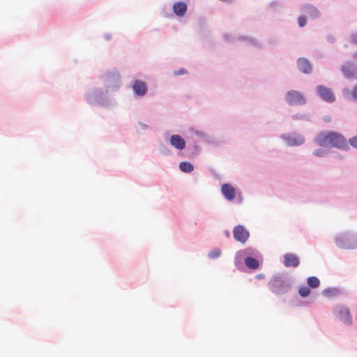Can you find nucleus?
<instances>
[{
	"instance_id": "obj_25",
	"label": "nucleus",
	"mask_w": 357,
	"mask_h": 357,
	"mask_svg": "<svg viewBox=\"0 0 357 357\" xmlns=\"http://www.w3.org/2000/svg\"><path fill=\"white\" fill-rule=\"evenodd\" d=\"M307 287L310 289H316L320 285V280L317 276H310L306 280Z\"/></svg>"
},
{
	"instance_id": "obj_45",
	"label": "nucleus",
	"mask_w": 357,
	"mask_h": 357,
	"mask_svg": "<svg viewBox=\"0 0 357 357\" xmlns=\"http://www.w3.org/2000/svg\"><path fill=\"white\" fill-rule=\"evenodd\" d=\"M225 38H226L227 40H229V36L227 34H224Z\"/></svg>"
},
{
	"instance_id": "obj_9",
	"label": "nucleus",
	"mask_w": 357,
	"mask_h": 357,
	"mask_svg": "<svg viewBox=\"0 0 357 357\" xmlns=\"http://www.w3.org/2000/svg\"><path fill=\"white\" fill-rule=\"evenodd\" d=\"M280 138L290 147L299 146L305 142L304 136L296 132L283 133L280 135Z\"/></svg>"
},
{
	"instance_id": "obj_7",
	"label": "nucleus",
	"mask_w": 357,
	"mask_h": 357,
	"mask_svg": "<svg viewBox=\"0 0 357 357\" xmlns=\"http://www.w3.org/2000/svg\"><path fill=\"white\" fill-rule=\"evenodd\" d=\"M284 100L289 106L304 105L306 104V98L304 95L297 90H289L284 96Z\"/></svg>"
},
{
	"instance_id": "obj_31",
	"label": "nucleus",
	"mask_w": 357,
	"mask_h": 357,
	"mask_svg": "<svg viewBox=\"0 0 357 357\" xmlns=\"http://www.w3.org/2000/svg\"><path fill=\"white\" fill-rule=\"evenodd\" d=\"M222 251L220 248H216L213 250H211L208 253V257L210 259H215L221 256Z\"/></svg>"
},
{
	"instance_id": "obj_38",
	"label": "nucleus",
	"mask_w": 357,
	"mask_h": 357,
	"mask_svg": "<svg viewBox=\"0 0 357 357\" xmlns=\"http://www.w3.org/2000/svg\"><path fill=\"white\" fill-rule=\"evenodd\" d=\"M326 40L329 43H334L336 41V38L333 34H328L326 36Z\"/></svg>"
},
{
	"instance_id": "obj_16",
	"label": "nucleus",
	"mask_w": 357,
	"mask_h": 357,
	"mask_svg": "<svg viewBox=\"0 0 357 357\" xmlns=\"http://www.w3.org/2000/svg\"><path fill=\"white\" fill-rule=\"evenodd\" d=\"M221 192L229 202L233 201L236 195V188L230 183H225L221 186Z\"/></svg>"
},
{
	"instance_id": "obj_28",
	"label": "nucleus",
	"mask_w": 357,
	"mask_h": 357,
	"mask_svg": "<svg viewBox=\"0 0 357 357\" xmlns=\"http://www.w3.org/2000/svg\"><path fill=\"white\" fill-rule=\"evenodd\" d=\"M291 119L294 120H299L310 122L312 121L311 115L307 113H297L291 116Z\"/></svg>"
},
{
	"instance_id": "obj_39",
	"label": "nucleus",
	"mask_w": 357,
	"mask_h": 357,
	"mask_svg": "<svg viewBox=\"0 0 357 357\" xmlns=\"http://www.w3.org/2000/svg\"><path fill=\"white\" fill-rule=\"evenodd\" d=\"M323 121L326 123H330L332 121L331 116L329 115H325L323 116Z\"/></svg>"
},
{
	"instance_id": "obj_24",
	"label": "nucleus",
	"mask_w": 357,
	"mask_h": 357,
	"mask_svg": "<svg viewBox=\"0 0 357 357\" xmlns=\"http://www.w3.org/2000/svg\"><path fill=\"white\" fill-rule=\"evenodd\" d=\"M342 94L347 98H349L348 96L350 95L353 100L357 101V84L354 86L351 91L348 88H344L342 89Z\"/></svg>"
},
{
	"instance_id": "obj_26",
	"label": "nucleus",
	"mask_w": 357,
	"mask_h": 357,
	"mask_svg": "<svg viewBox=\"0 0 357 357\" xmlns=\"http://www.w3.org/2000/svg\"><path fill=\"white\" fill-rule=\"evenodd\" d=\"M194 133L199 137L202 138V139H204L205 142L209 143V144H213L214 142V140L213 139V137L204 132V131H201V130H195L194 131Z\"/></svg>"
},
{
	"instance_id": "obj_3",
	"label": "nucleus",
	"mask_w": 357,
	"mask_h": 357,
	"mask_svg": "<svg viewBox=\"0 0 357 357\" xmlns=\"http://www.w3.org/2000/svg\"><path fill=\"white\" fill-rule=\"evenodd\" d=\"M293 284V277L282 273L273 275L268 283L271 291L277 296L288 293Z\"/></svg>"
},
{
	"instance_id": "obj_40",
	"label": "nucleus",
	"mask_w": 357,
	"mask_h": 357,
	"mask_svg": "<svg viewBox=\"0 0 357 357\" xmlns=\"http://www.w3.org/2000/svg\"><path fill=\"white\" fill-rule=\"evenodd\" d=\"M103 37L106 40H110L112 39V35L109 33H105Z\"/></svg>"
},
{
	"instance_id": "obj_15",
	"label": "nucleus",
	"mask_w": 357,
	"mask_h": 357,
	"mask_svg": "<svg viewBox=\"0 0 357 357\" xmlns=\"http://www.w3.org/2000/svg\"><path fill=\"white\" fill-rule=\"evenodd\" d=\"M169 142L171 146L178 151H183L186 148V142L185 139L178 134L172 135L169 137Z\"/></svg>"
},
{
	"instance_id": "obj_35",
	"label": "nucleus",
	"mask_w": 357,
	"mask_h": 357,
	"mask_svg": "<svg viewBox=\"0 0 357 357\" xmlns=\"http://www.w3.org/2000/svg\"><path fill=\"white\" fill-rule=\"evenodd\" d=\"M185 74H188V70L183 68H181L178 70H176L174 71V75L176 76H180Z\"/></svg>"
},
{
	"instance_id": "obj_47",
	"label": "nucleus",
	"mask_w": 357,
	"mask_h": 357,
	"mask_svg": "<svg viewBox=\"0 0 357 357\" xmlns=\"http://www.w3.org/2000/svg\"><path fill=\"white\" fill-rule=\"evenodd\" d=\"M274 3H275V1H271V2L270 3V6H272V5H273V4H274Z\"/></svg>"
},
{
	"instance_id": "obj_49",
	"label": "nucleus",
	"mask_w": 357,
	"mask_h": 357,
	"mask_svg": "<svg viewBox=\"0 0 357 357\" xmlns=\"http://www.w3.org/2000/svg\"><path fill=\"white\" fill-rule=\"evenodd\" d=\"M164 15H165L166 17H167L169 16V15H167V14H166V13H165V14H164Z\"/></svg>"
},
{
	"instance_id": "obj_19",
	"label": "nucleus",
	"mask_w": 357,
	"mask_h": 357,
	"mask_svg": "<svg viewBox=\"0 0 357 357\" xmlns=\"http://www.w3.org/2000/svg\"><path fill=\"white\" fill-rule=\"evenodd\" d=\"M172 10L177 17H182L187 13L188 5L182 1H176L172 6Z\"/></svg>"
},
{
	"instance_id": "obj_37",
	"label": "nucleus",
	"mask_w": 357,
	"mask_h": 357,
	"mask_svg": "<svg viewBox=\"0 0 357 357\" xmlns=\"http://www.w3.org/2000/svg\"><path fill=\"white\" fill-rule=\"evenodd\" d=\"M350 42L357 45V32H354L351 34Z\"/></svg>"
},
{
	"instance_id": "obj_8",
	"label": "nucleus",
	"mask_w": 357,
	"mask_h": 357,
	"mask_svg": "<svg viewBox=\"0 0 357 357\" xmlns=\"http://www.w3.org/2000/svg\"><path fill=\"white\" fill-rule=\"evenodd\" d=\"M333 312L335 317L346 326H351L352 324V317L349 309L347 306L342 305H337L334 307Z\"/></svg>"
},
{
	"instance_id": "obj_36",
	"label": "nucleus",
	"mask_w": 357,
	"mask_h": 357,
	"mask_svg": "<svg viewBox=\"0 0 357 357\" xmlns=\"http://www.w3.org/2000/svg\"><path fill=\"white\" fill-rule=\"evenodd\" d=\"M137 125L139 126V128L142 130H146L149 128V126L142 122V121H138L137 122Z\"/></svg>"
},
{
	"instance_id": "obj_11",
	"label": "nucleus",
	"mask_w": 357,
	"mask_h": 357,
	"mask_svg": "<svg viewBox=\"0 0 357 357\" xmlns=\"http://www.w3.org/2000/svg\"><path fill=\"white\" fill-rule=\"evenodd\" d=\"M234 238L241 243H245L250 237V232L242 225H238L233 229Z\"/></svg>"
},
{
	"instance_id": "obj_30",
	"label": "nucleus",
	"mask_w": 357,
	"mask_h": 357,
	"mask_svg": "<svg viewBox=\"0 0 357 357\" xmlns=\"http://www.w3.org/2000/svg\"><path fill=\"white\" fill-rule=\"evenodd\" d=\"M311 290L310 287L305 285L301 286L298 288V294L302 298H306L310 294Z\"/></svg>"
},
{
	"instance_id": "obj_5",
	"label": "nucleus",
	"mask_w": 357,
	"mask_h": 357,
	"mask_svg": "<svg viewBox=\"0 0 357 357\" xmlns=\"http://www.w3.org/2000/svg\"><path fill=\"white\" fill-rule=\"evenodd\" d=\"M335 243L340 249H357V234L351 232L338 234L335 237Z\"/></svg>"
},
{
	"instance_id": "obj_18",
	"label": "nucleus",
	"mask_w": 357,
	"mask_h": 357,
	"mask_svg": "<svg viewBox=\"0 0 357 357\" xmlns=\"http://www.w3.org/2000/svg\"><path fill=\"white\" fill-rule=\"evenodd\" d=\"M301 10L313 20L318 19L321 16L319 10L315 6L310 3L304 4Z\"/></svg>"
},
{
	"instance_id": "obj_2",
	"label": "nucleus",
	"mask_w": 357,
	"mask_h": 357,
	"mask_svg": "<svg viewBox=\"0 0 357 357\" xmlns=\"http://www.w3.org/2000/svg\"><path fill=\"white\" fill-rule=\"evenodd\" d=\"M107 93L105 89L92 87L85 92L84 96L86 102L91 106L109 107L114 106L115 102L108 97Z\"/></svg>"
},
{
	"instance_id": "obj_44",
	"label": "nucleus",
	"mask_w": 357,
	"mask_h": 357,
	"mask_svg": "<svg viewBox=\"0 0 357 357\" xmlns=\"http://www.w3.org/2000/svg\"><path fill=\"white\" fill-rule=\"evenodd\" d=\"M353 57L356 61H357V51L354 54Z\"/></svg>"
},
{
	"instance_id": "obj_12",
	"label": "nucleus",
	"mask_w": 357,
	"mask_h": 357,
	"mask_svg": "<svg viewBox=\"0 0 357 357\" xmlns=\"http://www.w3.org/2000/svg\"><path fill=\"white\" fill-rule=\"evenodd\" d=\"M132 89L136 97H143L148 92L147 84L141 79H135L132 82Z\"/></svg>"
},
{
	"instance_id": "obj_13",
	"label": "nucleus",
	"mask_w": 357,
	"mask_h": 357,
	"mask_svg": "<svg viewBox=\"0 0 357 357\" xmlns=\"http://www.w3.org/2000/svg\"><path fill=\"white\" fill-rule=\"evenodd\" d=\"M341 72L347 79L357 78V67L350 61H347L341 66Z\"/></svg>"
},
{
	"instance_id": "obj_23",
	"label": "nucleus",
	"mask_w": 357,
	"mask_h": 357,
	"mask_svg": "<svg viewBox=\"0 0 357 357\" xmlns=\"http://www.w3.org/2000/svg\"><path fill=\"white\" fill-rule=\"evenodd\" d=\"M341 292L340 289L337 287H328L324 289L321 292V294L324 296L328 298H332L337 296Z\"/></svg>"
},
{
	"instance_id": "obj_46",
	"label": "nucleus",
	"mask_w": 357,
	"mask_h": 357,
	"mask_svg": "<svg viewBox=\"0 0 357 357\" xmlns=\"http://www.w3.org/2000/svg\"><path fill=\"white\" fill-rule=\"evenodd\" d=\"M136 132H137V133L140 134V131H139V128H136Z\"/></svg>"
},
{
	"instance_id": "obj_10",
	"label": "nucleus",
	"mask_w": 357,
	"mask_h": 357,
	"mask_svg": "<svg viewBox=\"0 0 357 357\" xmlns=\"http://www.w3.org/2000/svg\"><path fill=\"white\" fill-rule=\"evenodd\" d=\"M315 93L326 102L333 103L336 100L333 91L326 86L317 85L315 88Z\"/></svg>"
},
{
	"instance_id": "obj_1",
	"label": "nucleus",
	"mask_w": 357,
	"mask_h": 357,
	"mask_svg": "<svg viewBox=\"0 0 357 357\" xmlns=\"http://www.w3.org/2000/svg\"><path fill=\"white\" fill-rule=\"evenodd\" d=\"M314 142L321 147H331L342 151L349 149L346 137L342 133L336 131L320 132L315 137Z\"/></svg>"
},
{
	"instance_id": "obj_43",
	"label": "nucleus",
	"mask_w": 357,
	"mask_h": 357,
	"mask_svg": "<svg viewBox=\"0 0 357 357\" xmlns=\"http://www.w3.org/2000/svg\"><path fill=\"white\" fill-rule=\"evenodd\" d=\"M307 302L305 301H298L296 304L297 306H302V305H306Z\"/></svg>"
},
{
	"instance_id": "obj_33",
	"label": "nucleus",
	"mask_w": 357,
	"mask_h": 357,
	"mask_svg": "<svg viewBox=\"0 0 357 357\" xmlns=\"http://www.w3.org/2000/svg\"><path fill=\"white\" fill-rule=\"evenodd\" d=\"M307 24V18L305 15H300L298 17V24L300 27H304Z\"/></svg>"
},
{
	"instance_id": "obj_17",
	"label": "nucleus",
	"mask_w": 357,
	"mask_h": 357,
	"mask_svg": "<svg viewBox=\"0 0 357 357\" xmlns=\"http://www.w3.org/2000/svg\"><path fill=\"white\" fill-rule=\"evenodd\" d=\"M283 264L287 268H296L300 264L299 257L293 253H286L284 255Z\"/></svg>"
},
{
	"instance_id": "obj_32",
	"label": "nucleus",
	"mask_w": 357,
	"mask_h": 357,
	"mask_svg": "<svg viewBox=\"0 0 357 357\" xmlns=\"http://www.w3.org/2000/svg\"><path fill=\"white\" fill-rule=\"evenodd\" d=\"M312 155L316 157L324 158L328 155V151L324 149H318L313 151Z\"/></svg>"
},
{
	"instance_id": "obj_27",
	"label": "nucleus",
	"mask_w": 357,
	"mask_h": 357,
	"mask_svg": "<svg viewBox=\"0 0 357 357\" xmlns=\"http://www.w3.org/2000/svg\"><path fill=\"white\" fill-rule=\"evenodd\" d=\"M239 39L242 40H244V41H246L247 43H248L249 44L252 45L254 47H258V48H261L262 47L261 43H260L258 41V40L255 38L247 37V36H240Z\"/></svg>"
},
{
	"instance_id": "obj_14",
	"label": "nucleus",
	"mask_w": 357,
	"mask_h": 357,
	"mask_svg": "<svg viewBox=\"0 0 357 357\" xmlns=\"http://www.w3.org/2000/svg\"><path fill=\"white\" fill-rule=\"evenodd\" d=\"M296 67L301 73L305 75H310L312 72V65L305 57H299L297 59Z\"/></svg>"
},
{
	"instance_id": "obj_4",
	"label": "nucleus",
	"mask_w": 357,
	"mask_h": 357,
	"mask_svg": "<svg viewBox=\"0 0 357 357\" xmlns=\"http://www.w3.org/2000/svg\"><path fill=\"white\" fill-rule=\"evenodd\" d=\"M100 79L107 91H116L121 86V75L119 70L116 68L107 70L100 76Z\"/></svg>"
},
{
	"instance_id": "obj_22",
	"label": "nucleus",
	"mask_w": 357,
	"mask_h": 357,
	"mask_svg": "<svg viewBox=\"0 0 357 357\" xmlns=\"http://www.w3.org/2000/svg\"><path fill=\"white\" fill-rule=\"evenodd\" d=\"M179 169L183 173H190L195 169V165L188 161H182L178 165Z\"/></svg>"
},
{
	"instance_id": "obj_21",
	"label": "nucleus",
	"mask_w": 357,
	"mask_h": 357,
	"mask_svg": "<svg viewBox=\"0 0 357 357\" xmlns=\"http://www.w3.org/2000/svg\"><path fill=\"white\" fill-rule=\"evenodd\" d=\"M185 149L187 157L189 158H192L198 155L201 152V147L195 142L192 144H189Z\"/></svg>"
},
{
	"instance_id": "obj_48",
	"label": "nucleus",
	"mask_w": 357,
	"mask_h": 357,
	"mask_svg": "<svg viewBox=\"0 0 357 357\" xmlns=\"http://www.w3.org/2000/svg\"><path fill=\"white\" fill-rule=\"evenodd\" d=\"M167 135H168V133H167V132L165 133V135H164V136H165V137H166Z\"/></svg>"
},
{
	"instance_id": "obj_41",
	"label": "nucleus",
	"mask_w": 357,
	"mask_h": 357,
	"mask_svg": "<svg viewBox=\"0 0 357 357\" xmlns=\"http://www.w3.org/2000/svg\"><path fill=\"white\" fill-rule=\"evenodd\" d=\"M255 278L257 280H262V279H264L265 278V275L263 273H259V274H257L255 276Z\"/></svg>"
},
{
	"instance_id": "obj_29",
	"label": "nucleus",
	"mask_w": 357,
	"mask_h": 357,
	"mask_svg": "<svg viewBox=\"0 0 357 357\" xmlns=\"http://www.w3.org/2000/svg\"><path fill=\"white\" fill-rule=\"evenodd\" d=\"M158 149L160 153L165 156H169L172 155L171 149L162 142H159Z\"/></svg>"
},
{
	"instance_id": "obj_20",
	"label": "nucleus",
	"mask_w": 357,
	"mask_h": 357,
	"mask_svg": "<svg viewBox=\"0 0 357 357\" xmlns=\"http://www.w3.org/2000/svg\"><path fill=\"white\" fill-rule=\"evenodd\" d=\"M262 259L252 257L251 256H246L243 259L245 265L247 268L251 270H257L259 267L260 262H262Z\"/></svg>"
},
{
	"instance_id": "obj_42",
	"label": "nucleus",
	"mask_w": 357,
	"mask_h": 357,
	"mask_svg": "<svg viewBox=\"0 0 357 357\" xmlns=\"http://www.w3.org/2000/svg\"><path fill=\"white\" fill-rule=\"evenodd\" d=\"M224 234L228 238H230V236H231L230 231L227 229L224 231Z\"/></svg>"
},
{
	"instance_id": "obj_6",
	"label": "nucleus",
	"mask_w": 357,
	"mask_h": 357,
	"mask_svg": "<svg viewBox=\"0 0 357 357\" xmlns=\"http://www.w3.org/2000/svg\"><path fill=\"white\" fill-rule=\"evenodd\" d=\"M246 256H251L252 257L259 259L263 258L260 252L255 248L249 247L243 250H240L236 252L234 258V264L237 269L243 270L244 268L243 264V259Z\"/></svg>"
},
{
	"instance_id": "obj_34",
	"label": "nucleus",
	"mask_w": 357,
	"mask_h": 357,
	"mask_svg": "<svg viewBox=\"0 0 357 357\" xmlns=\"http://www.w3.org/2000/svg\"><path fill=\"white\" fill-rule=\"evenodd\" d=\"M347 144L350 145L354 149H357V135L349 139Z\"/></svg>"
}]
</instances>
